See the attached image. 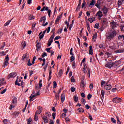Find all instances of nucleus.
Listing matches in <instances>:
<instances>
[{
  "label": "nucleus",
  "mask_w": 124,
  "mask_h": 124,
  "mask_svg": "<svg viewBox=\"0 0 124 124\" xmlns=\"http://www.w3.org/2000/svg\"><path fill=\"white\" fill-rule=\"evenodd\" d=\"M106 54L108 56V58H110L111 56H112V54L109 52H107Z\"/></svg>",
  "instance_id": "61"
},
{
  "label": "nucleus",
  "mask_w": 124,
  "mask_h": 124,
  "mask_svg": "<svg viewBox=\"0 0 124 124\" xmlns=\"http://www.w3.org/2000/svg\"><path fill=\"white\" fill-rule=\"evenodd\" d=\"M16 103H17V97H14L13 99L12 104H15Z\"/></svg>",
  "instance_id": "27"
},
{
  "label": "nucleus",
  "mask_w": 124,
  "mask_h": 124,
  "mask_svg": "<svg viewBox=\"0 0 124 124\" xmlns=\"http://www.w3.org/2000/svg\"><path fill=\"white\" fill-rule=\"evenodd\" d=\"M43 11H47L49 17H51V12H52V11L51 10H49L48 7L46 6H44L41 10V12Z\"/></svg>",
  "instance_id": "4"
},
{
  "label": "nucleus",
  "mask_w": 124,
  "mask_h": 124,
  "mask_svg": "<svg viewBox=\"0 0 124 124\" xmlns=\"http://www.w3.org/2000/svg\"><path fill=\"white\" fill-rule=\"evenodd\" d=\"M75 88L74 87L71 88V92H72V93H74V92H75Z\"/></svg>",
  "instance_id": "63"
},
{
  "label": "nucleus",
  "mask_w": 124,
  "mask_h": 124,
  "mask_svg": "<svg viewBox=\"0 0 124 124\" xmlns=\"http://www.w3.org/2000/svg\"><path fill=\"white\" fill-rule=\"evenodd\" d=\"M55 98L56 99V100H59V98H60V94H56L55 95Z\"/></svg>",
  "instance_id": "48"
},
{
  "label": "nucleus",
  "mask_w": 124,
  "mask_h": 124,
  "mask_svg": "<svg viewBox=\"0 0 124 124\" xmlns=\"http://www.w3.org/2000/svg\"><path fill=\"white\" fill-rule=\"evenodd\" d=\"M17 76V74L15 72L11 73L10 74L8 77V78L9 79L10 78H13L14 77H16Z\"/></svg>",
  "instance_id": "11"
},
{
  "label": "nucleus",
  "mask_w": 124,
  "mask_h": 124,
  "mask_svg": "<svg viewBox=\"0 0 124 124\" xmlns=\"http://www.w3.org/2000/svg\"><path fill=\"white\" fill-rule=\"evenodd\" d=\"M105 84V81L104 80H102L101 82V87H103L104 86V84Z\"/></svg>",
  "instance_id": "54"
},
{
  "label": "nucleus",
  "mask_w": 124,
  "mask_h": 124,
  "mask_svg": "<svg viewBox=\"0 0 124 124\" xmlns=\"http://www.w3.org/2000/svg\"><path fill=\"white\" fill-rule=\"evenodd\" d=\"M104 94H105V92L104 91L102 90L101 91V95L103 96V97H104Z\"/></svg>",
  "instance_id": "59"
},
{
  "label": "nucleus",
  "mask_w": 124,
  "mask_h": 124,
  "mask_svg": "<svg viewBox=\"0 0 124 124\" xmlns=\"http://www.w3.org/2000/svg\"><path fill=\"white\" fill-rule=\"evenodd\" d=\"M94 4H95V1L94 0H92L90 3V5L93 6Z\"/></svg>",
  "instance_id": "29"
},
{
  "label": "nucleus",
  "mask_w": 124,
  "mask_h": 124,
  "mask_svg": "<svg viewBox=\"0 0 124 124\" xmlns=\"http://www.w3.org/2000/svg\"><path fill=\"white\" fill-rule=\"evenodd\" d=\"M70 58H71V59H70L71 62H73L74 60H75V58H74V55H72Z\"/></svg>",
  "instance_id": "44"
},
{
  "label": "nucleus",
  "mask_w": 124,
  "mask_h": 124,
  "mask_svg": "<svg viewBox=\"0 0 124 124\" xmlns=\"http://www.w3.org/2000/svg\"><path fill=\"white\" fill-rule=\"evenodd\" d=\"M61 20V16H58L55 20V24H57L58 22Z\"/></svg>",
  "instance_id": "34"
},
{
  "label": "nucleus",
  "mask_w": 124,
  "mask_h": 124,
  "mask_svg": "<svg viewBox=\"0 0 124 124\" xmlns=\"http://www.w3.org/2000/svg\"><path fill=\"white\" fill-rule=\"evenodd\" d=\"M11 22V20H8L7 22H6L4 26V27H6L7 26H8L9 24H10V22Z\"/></svg>",
  "instance_id": "33"
},
{
  "label": "nucleus",
  "mask_w": 124,
  "mask_h": 124,
  "mask_svg": "<svg viewBox=\"0 0 124 124\" xmlns=\"http://www.w3.org/2000/svg\"><path fill=\"white\" fill-rule=\"evenodd\" d=\"M57 82L54 81L53 82V88H54V89H56L57 88Z\"/></svg>",
  "instance_id": "40"
},
{
  "label": "nucleus",
  "mask_w": 124,
  "mask_h": 124,
  "mask_svg": "<svg viewBox=\"0 0 124 124\" xmlns=\"http://www.w3.org/2000/svg\"><path fill=\"white\" fill-rule=\"evenodd\" d=\"M111 121L112 122L113 124H116V120L114 118H111Z\"/></svg>",
  "instance_id": "56"
},
{
  "label": "nucleus",
  "mask_w": 124,
  "mask_h": 124,
  "mask_svg": "<svg viewBox=\"0 0 124 124\" xmlns=\"http://www.w3.org/2000/svg\"><path fill=\"white\" fill-rule=\"evenodd\" d=\"M46 117H50L51 116V113L50 112H46Z\"/></svg>",
  "instance_id": "50"
},
{
  "label": "nucleus",
  "mask_w": 124,
  "mask_h": 124,
  "mask_svg": "<svg viewBox=\"0 0 124 124\" xmlns=\"http://www.w3.org/2000/svg\"><path fill=\"white\" fill-rule=\"evenodd\" d=\"M20 114L19 112L18 111H15L14 113V116L15 118H17L19 116V114Z\"/></svg>",
  "instance_id": "30"
},
{
  "label": "nucleus",
  "mask_w": 124,
  "mask_h": 124,
  "mask_svg": "<svg viewBox=\"0 0 124 124\" xmlns=\"http://www.w3.org/2000/svg\"><path fill=\"white\" fill-rule=\"evenodd\" d=\"M102 11H103L104 14L106 15L108 12V9L106 7L104 6L102 9Z\"/></svg>",
  "instance_id": "15"
},
{
  "label": "nucleus",
  "mask_w": 124,
  "mask_h": 124,
  "mask_svg": "<svg viewBox=\"0 0 124 124\" xmlns=\"http://www.w3.org/2000/svg\"><path fill=\"white\" fill-rule=\"evenodd\" d=\"M95 16H98L99 19L100 20L101 19V17L103 16V15L102 14V12L100 11H98L96 14Z\"/></svg>",
  "instance_id": "10"
},
{
  "label": "nucleus",
  "mask_w": 124,
  "mask_h": 124,
  "mask_svg": "<svg viewBox=\"0 0 124 124\" xmlns=\"http://www.w3.org/2000/svg\"><path fill=\"white\" fill-rule=\"evenodd\" d=\"M5 80L4 78L0 79V87H1V86L3 85H5Z\"/></svg>",
  "instance_id": "14"
},
{
  "label": "nucleus",
  "mask_w": 124,
  "mask_h": 124,
  "mask_svg": "<svg viewBox=\"0 0 124 124\" xmlns=\"http://www.w3.org/2000/svg\"><path fill=\"white\" fill-rule=\"evenodd\" d=\"M12 105H13V104H12L10 106V107H9V110H12V108H14V107H15V106H13Z\"/></svg>",
  "instance_id": "53"
},
{
  "label": "nucleus",
  "mask_w": 124,
  "mask_h": 124,
  "mask_svg": "<svg viewBox=\"0 0 124 124\" xmlns=\"http://www.w3.org/2000/svg\"><path fill=\"white\" fill-rule=\"evenodd\" d=\"M58 75H59L60 77L62 75V70H60V72H59Z\"/></svg>",
  "instance_id": "47"
},
{
  "label": "nucleus",
  "mask_w": 124,
  "mask_h": 124,
  "mask_svg": "<svg viewBox=\"0 0 124 124\" xmlns=\"http://www.w3.org/2000/svg\"><path fill=\"white\" fill-rule=\"evenodd\" d=\"M88 21H89L90 23H93V22H94V21H95V17H90L88 19Z\"/></svg>",
  "instance_id": "24"
},
{
  "label": "nucleus",
  "mask_w": 124,
  "mask_h": 124,
  "mask_svg": "<svg viewBox=\"0 0 124 124\" xmlns=\"http://www.w3.org/2000/svg\"><path fill=\"white\" fill-rule=\"evenodd\" d=\"M61 101L62 103H63V102L64 101L65 99V95H64V93H63L61 95Z\"/></svg>",
  "instance_id": "19"
},
{
  "label": "nucleus",
  "mask_w": 124,
  "mask_h": 124,
  "mask_svg": "<svg viewBox=\"0 0 124 124\" xmlns=\"http://www.w3.org/2000/svg\"><path fill=\"white\" fill-rule=\"evenodd\" d=\"M124 49H119L117 51V53H124Z\"/></svg>",
  "instance_id": "38"
},
{
  "label": "nucleus",
  "mask_w": 124,
  "mask_h": 124,
  "mask_svg": "<svg viewBox=\"0 0 124 124\" xmlns=\"http://www.w3.org/2000/svg\"><path fill=\"white\" fill-rule=\"evenodd\" d=\"M34 16L31 15L29 16V20H34Z\"/></svg>",
  "instance_id": "46"
},
{
  "label": "nucleus",
  "mask_w": 124,
  "mask_h": 124,
  "mask_svg": "<svg viewBox=\"0 0 124 124\" xmlns=\"http://www.w3.org/2000/svg\"><path fill=\"white\" fill-rule=\"evenodd\" d=\"M99 26V24H98V23H96V24H95L94 26V28L95 29H98Z\"/></svg>",
  "instance_id": "52"
},
{
  "label": "nucleus",
  "mask_w": 124,
  "mask_h": 124,
  "mask_svg": "<svg viewBox=\"0 0 124 124\" xmlns=\"http://www.w3.org/2000/svg\"><path fill=\"white\" fill-rule=\"evenodd\" d=\"M122 102V99L121 98L116 97L114 98L113 100V102L114 103H120V102Z\"/></svg>",
  "instance_id": "9"
},
{
  "label": "nucleus",
  "mask_w": 124,
  "mask_h": 124,
  "mask_svg": "<svg viewBox=\"0 0 124 124\" xmlns=\"http://www.w3.org/2000/svg\"><path fill=\"white\" fill-rule=\"evenodd\" d=\"M124 0H118V5L121 6L122 4H124Z\"/></svg>",
  "instance_id": "28"
},
{
  "label": "nucleus",
  "mask_w": 124,
  "mask_h": 124,
  "mask_svg": "<svg viewBox=\"0 0 124 124\" xmlns=\"http://www.w3.org/2000/svg\"><path fill=\"white\" fill-rule=\"evenodd\" d=\"M119 40H121V41H124V35H120L118 36Z\"/></svg>",
  "instance_id": "23"
},
{
  "label": "nucleus",
  "mask_w": 124,
  "mask_h": 124,
  "mask_svg": "<svg viewBox=\"0 0 124 124\" xmlns=\"http://www.w3.org/2000/svg\"><path fill=\"white\" fill-rule=\"evenodd\" d=\"M78 112H82V113H84V112H85V110H84L83 109V108H79L78 109Z\"/></svg>",
  "instance_id": "37"
},
{
  "label": "nucleus",
  "mask_w": 124,
  "mask_h": 124,
  "mask_svg": "<svg viewBox=\"0 0 124 124\" xmlns=\"http://www.w3.org/2000/svg\"><path fill=\"white\" fill-rule=\"evenodd\" d=\"M21 83H22V80L20 79H19L18 80V79H17L15 82L16 85H17L18 86H21Z\"/></svg>",
  "instance_id": "16"
},
{
  "label": "nucleus",
  "mask_w": 124,
  "mask_h": 124,
  "mask_svg": "<svg viewBox=\"0 0 124 124\" xmlns=\"http://www.w3.org/2000/svg\"><path fill=\"white\" fill-rule=\"evenodd\" d=\"M51 49H52V47L46 48V51L47 53H50L51 52V50H50Z\"/></svg>",
  "instance_id": "42"
},
{
  "label": "nucleus",
  "mask_w": 124,
  "mask_h": 124,
  "mask_svg": "<svg viewBox=\"0 0 124 124\" xmlns=\"http://www.w3.org/2000/svg\"><path fill=\"white\" fill-rule=\"evenodd\" d=\"M61 38V36H57L55 38L54 40H58V39H60Z\"/></svg>",
  "instance_id": "64"
},
{
  "label": "nucleus",
  "mask_w": 124,
  "mask_h": 124,
  "mask_svg": "<svg viewBox=\"0 0 124 124\" xmlns=\"http://www.w3.org/2000/svg\"><path fill=\"white\" fill-rule=\"evenodd\" d=\"M36 46L37 48L36 49L37 51H39L40 48H41V45H40L39 43H37Z\"/></svg>",
  "instance_id": "26"
},
{
  "label": "nucleus",
  "mask_w": 124,
  "mask_h": 124,
  "mask_svg": "<svg viewBox=\"0 0 124 124\" xmlns=\"http://www.w3.org/2000/svg\"><path fill=\"white\" fill-rule=\"evenodd\" d=\"M110 49H111L112 50H116V49H118L119 48V46L118 45V44H115L113 43H110V46H109Z\"/></svg>",
  "instance_id": "5"
},
{
  "label": "nucleus",
  "mask_w": 124,
  "mask_h": 124,
  "mask_svg": "<svg viewBox=\"0 0 124 124\" xmlns=\"http://www.w3.org/2000/svg\"><path fill=\"white\" fill-rule=\"evenodd\" d=\"M97 37V33H95L93 35V39H94V38H96Z\"/></svg>",
  "instance_id": "58"
},
{
  "label": "nucleus",
  "mask_w": 124,
  "mask_h": 124,
  "mask_svg": "<svg viewBox=\"0 0 124 124\" xmlns=\"http://www.w3.org/2000/svg\"><path fill=\"white\" fill-rule=\"evenodd\" d=\"M87 71H88V76L90 77L91 76V69H90L89 68H88Z\"/></svg>",
  "instance_id": "35"
},
{
  "label": "nucleus",
  "mask_w": 124,
  "mask_h": 124,
  "mask_svg": "<svg viewBox=\"0 0 124 124\" xmlns=\"http://www.w3.org/2000/svg\"><path fill=\"white\" fill-rule=\"evenodd\" d=\"M40 94L39 93V91H38L37 93H35L34 94H31L30 96V98H33L34 97H35V96H37V95H39Z\"/></svg>",
  "instance_id": "17"
},
{
  "label": "nucleus",
  "mask_w": 124,
  "mask_h": 124,
  "mask_svg": "<svg viewBox=\"0 0 124 124\" xmlns=\"http://www.w3.org/2000/svg\"><path fill=\"white\" fill-rule=\"evenodd\" d=\"M104 89H105L106 90H108V91H110V90L112 89V86L110 84H108L107 83L104 86Z\"/></svg>",
  "instance_id": "12"
},
{
  "label": "nucleus",
  "mask_w": 124,
  "mask_h": 124,
  "mask_svg": "<svg viewBox=\"0 0 124 124\" xmlns=\"http://www.w3.org/2000/svg\"><path fill=\"white\" fill-rule=\"evenodd\" d=\"M38 110H37L35 114H41V112H42V109L41 108V107H38Z\"/></svg>",
  "instance_id": "18"
},
{
  "label": "nucleus",
  "mask_w": 124,
  "mask_h": 124,
  "mask_svg": "<svg viewBox=\"0 0 124 124\" xmlns=\"http://www.w3.org/2000/svg\"><path fill=\"white\" fill-rule=\"evenodd\" d=\"M48 67V63H46V65L44 67V71H46V68Z\"/></svg>",
  "instance_id": "60"
},
{
  "label": "nucleus",
  "mask_w": 124,
  "mask_h": 124,
  "mask_svg": "<svg viewBox=\"0 0 124 124\" xmlns=\"http://www.w3.org/2000/svg\"><path fill=\"white\" fill-rule=\"evenodd\" d=\"M43 22V23H45L46 22V16H43L39 20V22Z\"/></svg>",
  "instance_id": "22"
},
{
  "label": "nucleus",
  "mask_w": 124,
  "mask_h": 124,
  "mask_svg": "<svg viewBox=\"0 0 124 124\" xmlns=\"http://www.w3.org/2000/svg\"><path fill=\"white\" fill-rule=\"evenodd\" d=\"M37 114L35 113L34 116V120L35 121H38V116H37Z\"/></svg>",
  "instance_id": "45"
},
{
  "label": "nucleus",
  "mask_w": 124,
  "mask_h": 124,
  "mask_svg": "<svg viewBox=\"0 0 124 124\" xmlns=\"http://www.w3.org/2000/svg\"><path fill=\"white\" fill-rule=\"evenodd\" d=\"M117 35V31H110L108 32V35H106V37L107 39L111 40V39H113V38Z\"/></svg>",
  "instance_id": "1"
},
{
  "label": "nucleus",
  "mask_w": 124,
  "mask_h": 124,
  "mask_svg": "<svg viewBox=\"0 0 124 124\" xmlns=\"http://www.w3.org/2000/svg\"><path fill=\"white\" fill-rule=\"evenodd\" d=\"M42 58H45V57H47V53L46 52H44L42 54Z\"/></svg>",
  "instance_id": "43"
},
{
  "label": "nucleus",
  "mask_w": 124,
  "mask_h": 124,
  "mask_svg": "<svg viewBox=\"0 0 124 124\" xmlns=\"http://www.w3.org/2000/svg\"><path fill=\"white\" fill-rule=\"evenodd\" d=\"M27 60H28L27 63V65L28 66H31V65H32V63H31V60L29 59L28 55L24 54L22 58V61H25L26 62Z\"/></svg>",
  "instance_id": "2"
},
{
  "label": "nucleus",
  "mask_w": 124,
  "mask_h": 124,
  "mask_svg": "<svg viewBox=\"0 0 124 124\" xmlns=\"http://www.w3.org/2000/svg\"><path fill=\"white\" fill-rule=\"evenodd\" d=\"M4 46H5V42H3L2 45H1V47H0V49L3 50V48H4Z\"/></svg>",
  "instance_id": "32"
},
{
  "label": "nucleus",
  "mask_w": 124,
  "mask_h": 124,
  "mask_svg": "<svg viewBox=\"0 0 124 124\" xmlns=\"http://www.w3.org/2000/svg\"><path fill=\"white\" fill-rule=\"evenodd\" d=\"M50 30H51V27H48V29H46L45 31H43V34H42V31L40 32L39 34V35H40V36H39L40 39H42V38H43V37H44V34H45V33H46V31H47V33H49V32H50Z\"/></svg>",
  "instance_id": "3"
},
{
  "label": "nucleus",
  "mask_w": 124,
  "mask_h": 124,
  "mask_svg": "<svg viewBox=\"0 0 124 124\" xmlns=\"http://www.w3.org/2000/svg\"><path fill=\"white\" fill-rule=\"evenodd\" d=\"M115 63H113L112 61H109L107 62L105 65L106 67H108V68H111V67H113V65H115Z\"/></svg>",
  "instance_id": "6"
},
{
  "label": "nucleus",
  "mask_w": 124,
  "mask_h": 124,
  "mask_svg": "<svg viewBox=\"0 0 124 124\" xmlns=\"http://www.w3.org/2000/svg\"><path fill=\"white\" fill-rule=\"evenodd\" d=\"M71 82H72V83H74V82H75V79H74V77H72L71 78Z\"/></svg>",
  "instance_id": "49"
},
{
  "label": "nucleus",
  "mask_w": 124,
  "mask_h": 124,
  "mask_svg": "<svg viewBox=\"0 0 124 124\" xmlns=\"http://www.w3.org/2000/svg\"><path fill=\"white\" fill-rule=\"evenodd\" d=\"M32 121V119H31V118L28 119L27 124H31V123Z\"/></svg>",
  "instance_id": "39"
},
{
  "label": "nucleus",
  "mask_w": 124,
  "mask_h": 124,
  "mask_svg": "<svg viewBox=\"0 0 124 124\" xmlns=\"http://www.w3.org/2000/svg\"><path fill=\"white\" fill-rule=\"evenodd\" d=\"M53 40L52 39H49V40H48V42L47 43V46L48 47H50V46H51L52 43H53Z\"/></svg>",
  "instance_id": "25"
},
{
  "label": "nucleus",
  "mask_w": 124,
  "mask_h": 124,
  "mask_svg": "<svg viewBox=\"0 0 124 124\" xmlns=\"http://www.w3.org/2000/svg\"><path fill=\"white\" fill-rule=\"evenodd\" d=\"M73 98H74V100L76 102H77V101H78V100L79 99V98L78 97V96H77V95L74 96Z\"/></svg>",
  "instance_id": "31"
},
{
  "label": "nucleus",
  "mask_w": 124,
  "mask_h": 124,
  "mask_svg": "<svg viewBox=\"0 0 124 124\" xmlns=\"http://www.w3.org/2000/svg\"><path fill=\"white\" fill-rule=\"evenodd\" d=\"M92 94H88V95H87L88 99H89V100L91 99V98H92Z\"/></svg>",
  "instance_id": "57"
},
{
  "label": "nucleus",
  "mask_w": 124,
  "mask_h": 124,
  "mask_svg": "<svg viewBox=\"0 0 124 124\" xmlns=\"http://www.w3.org/2000/svg\"><path fill=\"white\" fill-rule=\"evenodd\" d=\"M86 1L84 0L83 2V3L82 4V6H81L82 8H84V7H85V5H86Z\"/></svg>",
  "instance_id": "51"
},
{
  "label": "nucleus",
  "mask_w": 124,
  "mask_h": 124,
  "mask_svg": "<svg viewBox=\"0 0 124 124\" xmlns=\"http://www.w3.org/2000/svg\"><path fill=\"white\" fill-rule=\"evenodd\" d=\"M85 78H83L81 80V82L80 84V87L81 88L83 89V88H84L85 87V85H86V84H85Z\"/></svg>",
  "instance_id": "13"
},
{
  "label": "nucleus",
  "mask_w": 124,
  "mask_h": 124,
  "mask_svg": "<svg viewBox=\"0 0 124 124\" xmlns=\"http://www.w3.org/2000/svg\"><path fill=\"white\" fill-rule=\"evenodd\" d=\"M7 122H8V120H7V119H4L3 120L4 124H7Z\"/></svg>",
  "instance_id": "62"
},
{
  "label": "nucleus",
  "mask_w": 124,
  "mask_h": 124,
  "mask_svg": "<svg viewBox=\"0 0 124 124\" xmlns=\"http://www.w3.org/2000/svg\"><path fill=\"white\" fill-rule=\"evenodd\" d=\"M89 48H90V49H89V55H93V46H90Z\"/></svg>",
  "instance_id": "20"
},
{
  "label": "nucleus",
  "mask_w": 124,
  "mask_h": 124,
  "mask_svg": "<svg viewBox=\"0 0 124 124\" xmlns=\"http://www.w3.org/2000/svg\"><path fill=\"white\" fill-rule=\"evenodd\" d=\"M8 61H9V58H8V55H7L5 58L4 62L3 63V67H5L7 65H8Z\"/></svg>",
  "instance_id": "8"
},
{
  "label": "nucleus",
  "mask_w": 124,
  "mask_h": 124,
  "mask_svg": "<svg viewBox=\"0 0 124 124\" xmlns=\"http://www.w3.org/2000/svg\"><path fill=\"white\" fill-rule=\"evenodd\" d=\"M43 120L45 124H47V123H49V120H48V117L47 116L43 117Z\"/></svg>",
  "instance_id": "21"
},
{
  "label": "nucleus",
  "mask_w": 124,
  "mask_h": 124,
  "mask_svg": "<svg viewBox=\"0 0 124 124\" xmlns=\"http://www.w3.org/2000/svg\"><path fill=\"white\" fill-rule=\"evenodd\" d=\"M119 26L118 25V23L115 22V21H112L110 22V27L112 29H116V28L117 27V26Z\"/></svg>",
  "instance_id": "7"
},
{
  "label": "nucleus",
  "mask_w": 124,
  "mask_h": 124,
  "mask_svg": "<svg viewBox=\"0 0 124 124\" xmlns=\"http://www.w3.org/2000/svg\"><path fill=\"white\" fill-rule=\"evenodd\" d=\"M80 8H81V2H79L76 10H78V9H80Z\"/></svg>",
  "instance_id": "41"
},
{
  "label": "nucleus",
  "mask_w": 124,
  "mask_h": 124,
  "mask_svg": "<svg viewBox=\"0 0 124 124\" xmlns=\"http://www.w3.org/2000/svg\"><path fill=\"white\" fill-rule=\"evenodd\" d=\"M6 54L5 52H4V51H2L1 52H0V56H5Z\"/></svg>",
  "instance_id": "55"
},
{
  "label": "nucleus",
  "mask_w": 124,
  "mask_h": 124,
  "mask_svg": "<svg viewBox=\"0 0 124 124\" xmlns=\"http://www.w3.org/2000/svg\"><path fill=\"white\" fill-rule=\"evenodd\" d=\"M65 120L66 123L67 124H68V123H69V122H70V119H69V118H68V117H66L65 118Z\"/></svg>",
  "instance_id": "36"
}]
</instances>
